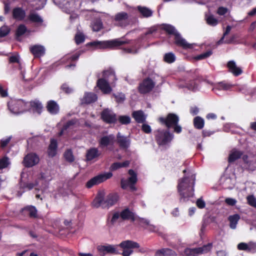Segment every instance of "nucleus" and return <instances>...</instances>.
<instances>
[{
  "label": "nucleus",
  "instance_id": "c03bdc74",
  "mask_svg": "<svg viewBox=\"0 0 256 256\" xmlns=\"http://www.w3.org/2000/svg\"><path fill=\"white\" fill-rule=\"evenodd\" d=\"M138 49L139 48L134 44L130 47L123 48L122 51L126 54H136L138 52Z\"/></svg>",
  "mask_w": 256,
  "mask_h": 256
},
{
  "label": "nucleus",
  "instance_id": "ea45409f",
  "mask_svg": "<svg viewBox=\"0 0 256 256\" xmlns=\"http://www.w3.org/2000/svg\"><path fill=\"white\" fill-rule=\"evenodd\" d=\"M105 198L104 192H98L94 201L96 204H98V206H99L102 204H104Z\"/></svg>",
  "mask_w": 256,
  "mask_h": 256
},
{
  "label": "nucleus",
  "instance_id": "680f3d73",
  "mask_svg": "<svg viewBox=\"0 0 256 256\" xmlns=\"http://www.w3.org/2000/svg\"><path fill=\"white\" fill-rule=\"evenodd\" d=\"M236 202V200L233 198H228L225 199V202L229 206H235Z\"/></svg>",
  "mask_w": 256,
  "mask_h": 256
},
{
  "label": "nucleus",
  "instance_id": "473e14b6",
  "mask_svg": "<svg viewBox=\"0 0 256 256\" xmlns=\"http://www.w3.org/2000/svg\"><path fill=\"white\" fill-rule=\"evenodd\" d=\"M160 29L164 30L168 34L176 35L178 32L176 28L172 25L169 24H162L160 26Z\"/></svg>",
  "mask_w": 256,
  "mask_h": 256
},
{
  "label": "nucleus",
  "instance_id": "6e6552de",
  "mask_svg": "<svg viewBox=\"0 0 256 256\" xmlns=\"http://www.w3.org/2000/svg\"><path fill=\"white\" fill-rule=\"evenodd\" d=\"M83 52V50H80L74 54H66L60 60L59 62L61 64H65L66 68H74L76 66V62Z\"/></svg>",
  "mask_w": 256,
  "mask_h": 256
},
{
  "label": "nucleus",
  "instance_id": "2f4dec72",
  "mask_svg": "<svg viewBox=\"0 0 256 256\" xmlns=\"http://www.w3.org/2000/svg\"><path fill=\"white\" fill-rule=\"evenodd\" d=\"M243 152L237 150H232L230 154H229L228 158V162L229 163H232L235 162L236 160L240 158L242 156Z\"/></svg>",
  "mask_w": 256,
  "mask_h": 256
},
{
  "label": "nucleus",
  "instance_id": "79ce46f5",
  "mask_svg": "<svg viewBox=\"0 0 256 256\" xmlns=\"http://www.w3.org/2000/svg\"><path fill=\"white\" fill-rule=\"evenodd\" d=\"M84 40L85 36L84 34L80 31L78 32L74 36V40L76 44L78 45L82 44L84 42Z\"/></svg>",
  "mask_w": 256,
  "mask_h": 256
},
{
  "label": "nucleus",
  "instance_id": "0e129e2a",
  "mask_svg": "<svg viewBox=\"0 0 256 256\" xmlns=\"http://www.w3.org/2000/svg\"><path fill=\"white\" fill-rule=\"evenodd\" d=\"M196 205L198 207V208H204L206 206V203L204 201L202 200V198H200L196 202Z\"/></svg>",
  "mask_w": 256,
  "mask_h": 256
},
{
  "label": "nucleus",
  "instance_id": "13d9d810",
  "mask_svg": "<svg viewBox=\"0 0 256 256\" xmlns=\"http://www.w3.org/2000/svg\"><path fill=\"white\" fill-rule=\"evenodd\" d=\"M24 210L31 218H36L37 216V210L36 209H24Z\"/></svg>",
  "mask_w": 256,
  "mask_h": 256
},
{
  "label": "nucleus",
  "instance_id": "5701e85b",
  "mask_svg": "<svg viewBox=\"0 0 256 256\" xmlns=\"http://www.w3.org/2000/svg\"><path fill=\"white\" fill-rule=\"evenodd\" d=\"M132 116L137 123L142 124L146 122V116L142 110L134 111Z\"/></svg>",
  "mask_w": 256,
  "mask_h": 256
},
{
  "label": "nucleus",
  "instance_id": "a19ab883",
  "mask_svg": "<svg viewBox=\"0 0 256 256\" xmlns=\"http://www.w3.org/2000/svg\"><path fill=\"white\" fill-rule=\"evenodd\" d=\"M164 60L168 64H172L176 60L175 55L172 52L166 53L164 56Z\"/></svg>",
  "mask_w": 256,
  "mask_h": 256
},
{
  "label": "nucleus",
  "instance_id": "72a5a7b5",
  "mask_svg": "<svg viewBox=\"0 0 256 256\" xmlns=\"http://www.w3.org/2000/svg\"><path fill=\"white\" fill-rule=\"evenodd\" d=\"M98 99V96L96 94L94 93H87L85 94L83 98L84 103L90 104L95 102Z\"/></svg>",
  "mask_w": 256,
  "mask_h": 256
},
{
  "label": "nucleus",
  "instance_id": "4d7b16f0",
  "mask_svg": "<svg viewBox=\"0 0 256 256\" xmlns=\"http://www.w3.org/2000/svg\"><path fill=\"white\" fill-rule=\"evenodd\" d=\"M76 122V120L75 119H72L66 122L62 126L64 130H67L69 128L75 124Z\"/></svg>",
  "mask_w": 256,
  "mask_h": 256
},
{
  "label": "nucleus",
  "instance_id": "f3484780",
  "mask_svg": "<svg viewBox=\"0 0 256 256\" xmlns=\"http://www.w3.org/2000/svg\"><path fill=\"white\" fill-rule=\"evenodd\" d=\"M174 36V44L182 48L184 50L192 48V45L188 44L178 32Z\"/></svg>",
  "mask_w": 256,
  "mask_h": 256
},
{
  "label": "nucleus",
  "instance_id": "774afa93",
  "mask_svg": "<svg viewBox=\"0 0 256 256\" xmlns=\"http://www.w3.org/2000/svg\"><path fill=\"white\" fill-rule=\"evenodd\" d=\"M11 140V137H8L6 139H2L0 140V147L2 148H5L10 142Z\"/></svg>",
  "mask_w": 256,
  "mask_h": 256
},
{
  "label": "nucleus",
  "instance_id": "de8ad7c7",
  "mask_svg": "<svg viewBox=\"0 0 256 256\" xmlns=\"http://www.w3.org/2000/svg\"><path fill=\"white\" fill-rule=\"evenodd\" d=\"M206 20L207 24L210 26H214L218 24V20L212 14L206 16Z\"/></svg>",
  "mask_w": 256,
  "mask_h": 256
},
{
  "label": "nucleus",
  "instance_id": "393cba45",
  "mask_svg": "<svg viewBox=\"0 0 256 256\" xmlns=\"http://www.w3.org/2000/svg\"><path fill=\"white\" fill-rule=\"evenodd\" d=\"M114 140L113 135H109L102 136L98 142L101 148L106 147L110 144H112Z\"/></svg>",
  "mask_w": 256,
  "mask_h": 256
},
{
  "label": "nucleus",
  "instance_id": "cd10ccee",
  "mask_svg": "<svg viewBox=\"0 0 256 256\" xmlns=\"http://www.w3.org/2000/svg\"><path fill=\"white\" fill-rule=\"evenodd\" d=\"M232 86V84L222 81L216 84L213 90H230Z\"/></svg>",
  "mask_w": 256,
  "mask_h": 256
},
{
  "label": "nucleus",
  "instance_id": "39448f33",
  "mask_svg": "<svg viewBox=\"0 0 256 256\" xmlns=\"http://www.w3.org/2000/svg\"><path fill=\"white\" fill-rule=\"evenodd\" d=\"M156 142L159 146H164L171 142L174 138V135L170 132L169 130H158L154 132Z\"/></svg>",
  "mask_w": 256,
  "mask_h": 256
},
{
  "label": "nucleus",
  "instance_id": "f704fd0d",
  "mask_svg": "<svg viewBox=\"0 0 256 256\" xmlns=\"http://www.w3.org/2000/svg\"><path fill=\"white\" fill-rule=\"evenodd\" d=\"M138 10L144 18H148L152 16V11L146 6H138Z\"/></svg>",
  "mask_w": 256,
  "mask_h": 256
},
{
  "label": "nucleus",
  "instance_id": "b1692460",
  "mask_svg": "<svg viewBox=\"0 0 256 256\" xmlns=\"http://www.w3.org/2000/svg\"><path fill=\"white\" fill-rule=\"evenodd\" d=\"M46 108L47 110L52 114H57L60 110L58 104L53 100L48 102Z\"/></svg>",
  "mask_w": 256,
  "mask_h": 256
},
{
  "label": "nucleus",
  "instance_id": "864d4df0",
  "mask_svg": "<svg viewBox=\"0 0 256 256\" xmlns=\"http://www.w3.org/2000/svg\"><path fill=\"white\" fill-rule=\"evenodd\" d=\"M10 29L8 26H4L0 28V38L6 36L10 32Z\"/></svg>",
  "mask_w": 256,
  "mask_h": 256
},
{
  "label": "nucleus",
  "instance_id": "c85d7f7f",
  "mask_svg": "<svg viewBox=\"0 0 256 256\" xmlns=\"http://www.w3.org/2000/svg\"><path fill=\"white\" fill-rule=\"evenodd\" d=\"M117 142L120 148H127L130 146V140L127 138L120 136L118 134L117 136Z\"/></svg>",
  "mask_w": 256,
  "mask_h": 256
},
{
  "label": "nucleus",
  "instance_id": "ddd939ff",
  "mask_svg": "<svg viewBox=\"0 0 256 256\" xmlns=\"http://www.w3.org/2000/svg\"><path fill=\"white\" fill-rule=\"evenodd\" d=\"M155 86V83L150 78H144L139 84L138 87V92L141 94H146L152 90Z\"/></svg>",
  "mask_w": 256,
  "mask_h": 256
},
{
  "label": "nucleus",
  "instance_id": "7ed1b4c3",
  "mask_svg": "<svg viewBox=\"0 0 256 256\" xmlns=\"http://www.w3.org/2000/svg\"><path fill=\"white\" fill-rule=\"evenodd\" d=\"M127 43H128L127 41L122 40L119 38H116L106 41H93L86 44V46L98 49H116Z\"/></svg>",
  "mask_w": 256,
  "mask_h": 256
},
{
  "label": "nucleus",
  "instance_id": "58836bf2",
  "mask_svg": "<svg viewBox=\"0 0 256 256\" xmlns=\"http://www.w3.org/2000/svg\"><path fill=\"white\" fill-rule=\"evenodd\" d=\"M240 216L238 214L232 216H230L228 217V220L230 222V226L232 229H235L236 227V224L238 220H240Z\"/></svg>",
  "mask_w": 256,
  "mask_h": 256
},
{
  "label": "nucleus",
  "instance_id": "7c9ffc66",
  "mask_svg": "<svg viewBox=\"0 0 256 256\" xmlns=\"http://www.w3.org/2000/svg\"><path fill=\"white\" fill-rule=\"evenodd\" d=\"M91 28L94 32H99L103 28V23L100 18L94 19L91 22Z\"/></svg>",
  "mask_w": 256,
  "mask_h": 256
},
{
  "label": "nucleus",
  "instance_id": "c756f323",
  "mask_svg": "<svg viewBox=\"0 0 256 256\" xmlns=\"http://www.w3.org/2000/svg\"><path fill=\"white\" fill-rule=\"evenodd\" d=\"M30 104L34 112H36L39 114L42 113L43 106L42 103L38 100H32L30 102Z\"/></svg>",
  "mask_w": 256,
  "mask_h": 256
},
{
  "label": "nucleus",
  "instance_id": "4be33fe9",
  "mask_svg": "<svg viewBox=\"0 0 256 256\" xmlns=\"http://www.w3.org/2000/svg\"><path fill=\"white\" fill-rule=\"evenodd\" d=\"M12 17L16 20H22L26 17V12L22 8H15L12 10Z\"/></svg>",
  "mask_w": 256,
  "mask_h": 256
},
{
  "label": "nucleus",
  "instance_id": "aec40b11",
  "mask_svg": "<svg viewBox=\"0 0 256 256\" xmlns=\"http://www.w3.org/2000/svg\"><path fill=\"white\" fill-rule=\"evenodd\" d=\"M118 198L119 196L118 194H110L105 198L104 204L108 206H112L118 202Z\"/></svg>",
  "mask_w": 256,
  "mask_h": 256
},
{
  "label": "nucleus",
  "instance_id": "f257e3e1",
  "mask_svg": "<svg viewBox=\"0 0 256 256\" xmlns=\"http://www.w3.org/2000/svg\"><path fill=\"white\" fill-rule=\"evenodd\" d=\"M108 220L112 226L117 222L128 220L135 222L139 227L150 232H156L158 230V228L152 224L149 220L138 216L132 209H122L120 211L113 212L108 216Z\"/></svg>",
  "mask_w": 256,
  "mask_h": 256
},
{
  "label": "nucleus",
  "instance_id": "69168bd1",
  "mask_svg": "<svg viewBox=\"0 0 256 256\" xmlns=\"http://www.w3.org/2000/svg\"><path fill=\"white\" fill-rule=\"evenodd\" d=\"M120 185L121 188L124 189L126 190L128 186L130 185V182H129V178L128 180H125L124 178H122L120 180Z\"/></svg>",
  "mask_w": 256,
  "mask_h": 256
},
{
  "label": "nucleus",
  "instance_id": "412c9836",
  "mask_svg": "<svg viewBox=\"0 0 256 256\" xmlns=\"http://www.w3.org/2000/svg\"><path fill=\"white\" fill-rule=\"evenodd\" d=\"M227 67L229 71L232 72L234 76H238L240 75L242 70V69L236 66L235 62L233 60L229 61L227 64Z\"/></svg>",
  "mask_w": 256,
  "mask_h": 256
},
{
  "label": "nucleus",
  "instance_id": "37998d69",
  "mask_svg": "<svg viewBox=\"0 0 256 256\" xmlns=\"http://www.w3.org/2000/svg\"><path fill=\"white\" fill-rule=\"evenodd\" d=\"M64 156L66 161L69 162H72L74 160L72 152L70 149H68L66 150V152H64Z\"/></svg>",
  "mask_w": 256,
  "mask_h": 256
},
{
  "label": "nucleus",
  "instance_id": "f8f14e48",
  "mask_svg": "<svg viewBox=\"0 0 256 256\" xmlns=\"http://www.w3.org/2000/svg\"><path fill=\"white\" fill-rule=\"evenodd\" d=\"M100 118L105 123L115 124L117 120L116 114L108 108H104L100 113Z\"/></svg>",
  "mask_w": 256,
  "mask_h": 256
},
{
  "label": "nucleus",
  "instance_id": "052dcab7",
  "mask_svg": "<svg viewBox=\"0 0 256 256\" xmlns=\"http://www.w3.org/2000/svg\"><path fill=\"white\" fill-rule=\"evenodd\" d=\"M248 252H256V243L254 242H250L248 244Z\"/></svg>",
  "mask_w": 256,
  "mask_h": 256
},
{
  "label": "nucleus",
  "instance_id": "9d476101",
  "mask_svg": "<svg viewBox=\"0 0 256 256\" xmlns=\"http://www.w3.org/2000/svg\"><path fill=\"white\" fill-rule=\"evenodd\" d=\"M212 244H208L202 247L195 248H186L182 255L183 256H197L198 254H206L210 250Z\"/></svg>",
  "mask_w": 256,
  "mask_h": 256
},
{
  "label": "nucleus",
  "instance_id": "a211bd4d",
  "mask_svg": "<svg viewBox=\"0 0 256 256\" xmlns=\"http://www.w3.org/2000/svg\"><path fill=\"white\" fill-rule=\"evenodd\" d=\"M30 51L35 58L43 56L46 53V49L43 46L35 44L30 48Z\"/></svg>",
  "mask_w": 256,
  "mask_h": 256
},
{
  "label": "nucleus",
  "instance_id": "bb28decb",
  "mask_svg": "<svg viewBox=\"0 0 256 256\" xmlns=\"http://www.w3.org/2000/svg\"><path fill=\"white\" fill-rule=\"evenodd\" d=\"M58 142L54 138H52L48 150V156L50 157L54 156L56 154Z\"/></svg>",
  "mask_w": 256,
  "mask_h": 256
},
{
  "label": "nucleus",
  "instance_id": "a878e982",
  "mask_svg": "<svg viewBox=\"0 0 256 256\" xmlns=\"http://www.w3.org/2000/svg\"><path fill=\"white\" fill-rule=\"evenodd\" d=\"M128 173L130 176L129 178V187L131 190L136 191V188L134 184L136 183L138 180L136 174L134 171L132 169L128 170Z\"/></svg>",
  "mask_w": 256,
  "mask_h": 256
},
{
  "label": "nucleus",
  "instance_id": "c9c22d12",
  "mask_svg": "<svg viewBox=\"0 0 256 256\" xmlns=\"http://www.w3.org/2000/svg\"><path fill=\"white\" fill-rule=\"evenodd\" d=\"M130 162L128 160H126L122 162H116L112 164L110 169L112 171L116 170L121 168H126L128 166Z\"/></svg>",
  "mask_w": 256,
  "mask_h": 256
},
{
  "label": "nucleus",
  "instance_id": "bf43d9fd",
  "mask_svg": "<svg viewBox=\"0 0 256 256\" xmlns=\"http://www.w3.org/2000/svg\"><path fill=\"white\" fill-rule=\"evenodd\" d=\"M61 90L66 94H69L72 92V89L69 87L66 84H64L61 86Z\"/></svg>",
  "mask_w": 256,
  "mask_h": 256
},
{
  "label": "nucleus",
  "instance_id": "f03ea898",
  "mask_svg": "<svg viewBox=\"0 0 256 256\" xmlns=\"http://www.w3.org/2000/svg\"><path fill=\"white\" fill-rule=\"evenodd\" d=\"M185 176L178 181V190L180 198V202H184L186 199L192 197L194 194V186L196 181V174L192 170H184Z\"/></svg>",
  "mask_w": 256,
  "mask_h": 256
},
{
  "label": "nucleus",
  "instance_id": "09e8293b",
  "mask_svg": "<svg viewBox=\"0 0 256 256\" xmlns=\"http://www.w3.org/2000/svg\"><path fill=\"white\" fill-rule=\"evenodd\" d=\"M27 28L25 25L21 24L17 28L16 32V36L17 37H20L25 34L26 32Z\"/></svg>",
  "mask_w": 256,
  "mask_h": 256
},
{
  "label": "nucleus",
  "instance_id": "338daca9",
  "mask_svg": "<svg viewBox=\"0 0 256 256\" xmlns=\"http://www.w3.org/2000/svg\"><path fill=\"white\" fill-rule=\"evenodd\" d=\"M228 8L223 6H220L218 8L217 14L220 16H224L228 12Z\"/></svg>",
  "mask_w": 256,
  "mask_h": 256
},
{
  "label": "nucleus",
  "instance_id": "e2e57ef3",
  "mask_svg": "<svg viewBox=\"0 0 256 256\" xmlns=\"http://www.w3.org/2000/svg\"><path fill=\"white\" fill-rule=\"evenodd\" d=\"M142 130L146 134H150L152 132L150 126L148 124H143L142 126Z\"/></svg>",
  "mask_w": 256,
  "mask_h": 256
},
{
  "label": "nucleus",
  "instance_id": "1a4fd4ad",
  "mask_svg": "<svg viewBox=\"0 0 256 256\" xmlns=\"http://www.w3.org/2000/svg\"><path fill=\"white\" fill-rule=\"evenodd\" d=\"M119 246L123 249L122 253V256H130L133 252V248L140 247L139 244L131 240L122 241L119 244Z\"/></svg>",
  "mask_w": 256,
  "mask_h": 256
},
{
  "label": "nucleus",
  "instance_id": "0eeeda50",
  "mask_svg": "<svg viewBox=\"0 0 256 256\" xmlns=\"http://www.w3.org/2000/svg\"><path fill=\"white\" fill-rule=\"evenodd\" d=\"M8 107L10 111L14 114H19L27 110V102L24 100L12 99L8 102Z\"/></svg>",
  "mask_w": 256,
  "mask_h": 256
},
{
  "label": "nucleus",
  "instance_id": "a18cd8bd",
  "mask_svg": "<svg viewBox=\"0 0 256 256\" xmlns=\"http://www.w3.org/2000/svg\"><path fill=\"white\" fill-rule=\"evenodd\" d=\"M112 96L115 99V101L118 104L123 103L126 100L125 94L122 92H119L118 94H114Z\"/></svg>",
  "mask_w": 256,
  "mask_h": 256
},
{
  "label": "nucleus",
  "instance_id": "4468645a",
  "mask_svg": "<svg viewBox=\"0 0 256 256\" xmlns=\"http://www.w3.org/2000/svg\"><path fill=\"white\" fill-rule=\"evenodd\" d=\"M112 20L116 22V25L122 28H124L130 24L128 15V13L124 12L117 13Z\"/></svg>",
  "mask_w": 256,
  "mask_h": 256
},
{
  "label": "nucleus",
  "instance_id": "2eb2a0df",
  "mask_svg": "<svg viewBox=\"0 0 256 256\" xmlns=\"http://www.w3.org/2000/svg\"><path fill=\"white\" fill-rule=\"evenodd\" d=\"M40 161L39 156L34 152L28 154L24 158L22 164L26 168H31L37 164Z\"/></svg>",
  "mask_w": 256,
  "mask_h": 256
},
{
  "label": "nucleus",
  "instance_id": "8fccbe9b",
  "mask_svg": "<svg viewBox=\"0 0 256 256\" xmlns=\"http://www.w3.org/2000/svg\"><path fill=\"white\" fill-rule=\"evenodd\" d=\"M119 122L122 124H128L130 123V118L128 116H120L118 118Z\"/></svg>",
  "mask_w": 256,
  "mask_h": 256
},
{
  "label": "nucleus",
  "instance_id": "4c0bfd02",
  "mask_svg": "<svg viewBox=\"0 0 256 256\" xmlns=\"http://www.w3.org/2000/svg\"><path fill=\"white\" fill-rule=\"evenodd\" d=\"M194 127L198 130L202 129L204 125V121L200 116H197L194 118Z\"/></svg>",
  "mask_w": 256,
  "mask_h": 256
},
{
  "label": "nucleus",
  "instance_id": "6e6d98bb",
  "mask_svg": "<svg viewBox=\"0 0 256 256\" xmlns=\"http://www.w3.org/2000/svg\"><path fill=\"white\" fill-rule=\"evenodd\" d=\"M247 202L249 205L250 206L256 208V198L252 195L248 196H247Z\"/></svg>",
  "mask_w": 256,
  "mask_h": 256
},
{
  "label": "nucleus",
  "instance_id": "6ab92c4d",
  "mask_svg": "<svg viewBox=\"0 0 256 256\" xmlns=\"http://www.w3.org/2000/svg\"><path fill=\"white\" fill-rule=\"evenodd\" d=\"M100 155L98 149L96 148H91L87 150L86 154V161H92L97 158Z\"/></svg>",
  "mask_w": 256,
  "mask_h": 256
},
{
  "label": "nucleus",
  "instance_id": "e433bc0d",
  "mask_svg": "<svg viewBox=\"0 0 256 256\" xmlns=\"http://www.w3.org/2000/svg\"><path fill=\"white\" fill-rule=\"evenodd\" d=\"M28 20L32 22L42 24L43 20L38 14L30 12L28 16Z\"/></svg>",
  "mask_w": 256,
  "mask_h": 256
},
{
  "label": "nucleus",
  "instance_id": "5fc2aeb1",
  "mask_svg": "<svg viewBox=\"0 0 256 256\" xmlns=\"http://www.w3.org/2000/svg\"><path fill=\"white\" fill-rule=\"evenodd\" d=\"M26 2L30 4L33 8L38 3H41L42 4H46V0H24Z\"/></svg>",
  "mask_w": 256,
  "mask_h": 256
},
{
  "label": "nucleus",
  "instance_id": "dca6fc26",
  "mask_svg": "<svg viewBox=\"0 0 256 256\" xmlns=\"http://www.w3.org/2000/svg\"><path fill=\"white\" fill-rule=\"evenodd\" d=\"M97 250L102 256H104L106 254H118L116 246L109 244L98 246Z\"/></svg>",
  "mask_w": 256,
  "mask_h": 256
},
{
  "label": "nucleus",
  "instance_id": "423d86ee",
  "mask_svg": "<svg viewBox=\"0 0 256 256\" xmlns=\"http://www.w3.org/2000/svg\"><path fill=\"white\" fill-rule=\"evenodd\" d=\"M109 76L114 77V72L110 70H104L102 72L103 78L98 79L96 82V86L104 94H109L112 91L108 80H106Z\"/></svg>",
  "mask_w": 256,
  "mask_h": 256
},
{
  "label": "nucleus",
  "instance_id": "3c124183",
  "mask_svg": "<svg viewBox=\"0 0 256 256\" xmlns=\"http://www.w3.org/2000/svg\"><path fill=\"white\" fill-rule=\"evenodd\" d=\"M158 253L164 256H176L175 252L170 249H163L158 252Z\"/></svg>",
  "mask_w": 256,
  "mask_h": 256
},
{
  "label": "nucleus",
  "instance_id": "603ef678",
  "mask_svg": "<svg viewBox=\"0 0 256 256\" xmlns=\"http://www.w3.org/2000/svg\"><path fill=\"white\" fill-rule=\"evenodd\" d=\"M9 164L8 158L6 156L3 157L0 159V170L6 168Z\"/></svg>",
  "mask_w": 256,
  "mask_h": 256
},
{
  "label": "nucleus",
  "instance_id": "20e7f679",
  "mask_svg": "<svg viewBox=\"0 0 256 256\" xmlns=\"http://www.w3.org/2000/svg\"><path fill=\"white\" fill-rule=\"evenodd\" d=\"M158 120L162 125L165 126L167 130L172 128L174 132L176 134H180L182 131V127L178 125L179 118L175 114L169 113L166 118H159Z\"/></svg>",
  "mask_w": 256,
  "mask_h": 256
},
{
  "label": "nucleus",
  "instance_id": "49530a36",
  "mask_svg": "<svg viewBox=\"0 0 256 256\" xmlns=\"http://www.w3.org/2000/svg\"><path fill=\"white\" fill-rule=\"evenodd\" d=\"M212 54V50H208L205 52L199 55L196 56L194 57V59L196 60H200L206 58L210 56Z\"/></svg>",
  "mask_w": 256,
  "mask_h": 256
},
{
  "label": "nucleus",
  "instance_id": "9b49d317",
  "mask_svg": "<svg viewBox=\"0 0 256 256\" xmlns=\"http://www.w3.org/2000/svg\"><path fill=\"white\" fill-rule=\"evenodd\" d=\"M112 176V174L110 172L96 176L86 182V187L88 188H90L92 186L98 185L108 179L110 178Z\"/></svg>",
  "mask_w": 256,
  "mask_h": 256
}]
</instances>
